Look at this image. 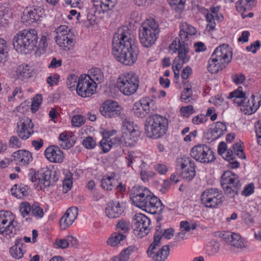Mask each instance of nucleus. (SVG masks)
Masks as SVG:
<instances>
[{
  "label": "nucleus",
  "mask_w": 261,
  "mask_h": 261,
  "mask_svg": "<svg viewBox=\"0 0 261 261\" xmlns=\"http://www.w3.org/2000/svg\"><path fill=\"white\" fill-rule=\"evenodd\" d=\"M113 54L117 61L132 65L137 61L139 53L132 31L126 26L119 28L115 33L112 42Z\"/></svg>",
  "instance_id": "nucleus-1"
},
{
  "label": "nucleus",
  "mask_w": 261,
  "mask_h": 261,
  "mask_svg": "<svg viewBox=\"0 0 261 261\" xmlns=\"http://www.w3.org/2000/svg\"><path fill=\"white\" fill-rule=\"evenodd\" d=\"M34 124L32 120L25 117L21 119L17 125V134L22 140H27L34 133Z\"/></svg>",
  "instance_id": "nucleus-20"
},
{
  "label": "nucleus",
  "mask_w": 261,
  "mask_h": 261,
  "mask_svg": "<svg viewBox=\"0 0 261 261\" xmlns=\"http://www.w3.org/2000/svg\"><path fill=\"white\" fill-rule=\"evenodd\" d=\"M130 198L137 207L146 212L156 214L163 210V204L157 197L144 186H137L131 190Z\"/></svg>",
  "instance_id": "nucleus-2"
},
{
  "label": "nucleus",
  "mask_w": 261,
  "mask_h": 261,
  "mask_svg": "<svg viewBox=\"0 0 261 261\" xmlns=\"http://www.w3.org/2000/svg\"><path fill=\"white\" fill-rule=\"evenodd\" d=\"M43 15L44 11L43 9L39 7L24 12L21 17V19L23 22L30 24L40 20V18Z\"/></svg>",
  "instance_id": "nucleus-26"
},
{
  "label": "nucleus",
  "mask_w": 261,
  "mask_h": 261,
  "mask_svg": "<svg viewBox=\"0 0 261 261\" xmlns=\"http://www.w3.org/2000/svg\"><path fill=\"white\" fill-rule=\"evenodd\" d=\"M130 229V224L129 221L121 219L116 224L117 232L125 234L129 232Z\"/></svg>",
  "instance_id": "nucleus-40"
},
{
  "label": "nucleus",
  "mask_w": 261,
  "mask_h": 261,
  "mask_svg": "<svg viewBox=\"0 0 261 261\" xmlns=\"http://www.w3.org/2000/svg\"><path fill=\"white\" fill-rule=\"evenodd\" d=\"M79 79V77L75 74L70 75L67 78L66 83L68 88L72 90L73 88L74 89L75 87H76Z\"/></svg>",
  "instance_id": "nucleus-49"
},
{
  "label": "nucleus",
  "mask_w": 261,
  "mask_h": 261,
  "mask_svg": "<svg viewBox=\"0 0 261 261\" xmlns=\"http://www.w3.org/2000/svg\"><path fill=\"white\" fill-rule=\"evenodd\" d=\"M136 127L137 126H135L134 125L133 122L130 120L125 119L123 122V125L122 126V133H124L125 132H129L130 131L132 132L134 130H137Z\"/></svg>",
  "instance_id": "nucleus-46"
},
{
  "label": "nucleus",
  "mask_w": 261,
  "mask_h": 261,
  "mask_svg": "<svg viewBox=\"0 0 261 261\" xmlns=\"http://www.w3.org/2000/svg\"><path fill=\"white\" fill-rule=\"evenodd\" d=\"M254 0H240L236 4V8L238 12H243L247 10L249 7L250 2H254Z\"/></svg>",
  "instance_id": "nucleus-47"
},
{
  "label": "nucleus",
  "mask_w": 261,
  "mask_h": 261,
  "mask_svg": "<svg viewBox=\"0 0 261 261\" xmlns=\"http://www.w3.org/2000/svg\"><path fill=\"white\" fill-rule=\"evenodd\" d=\"M159 231L160 233V236L161 237V239L163 237L167 239H171L174 235V230L172 228H169L163 229L162 228L160 225H158L155 227V232L154 235H156V234Z\"/></svg>",
  "instance_id": "nucleus-42"
},
{
  "label": "nucleus",
  "mask_w": 261,
  "mask_h": 261,
  "mask_svg": "<svg viewBox=\"0 0 261 261\" xmlns=\"http://www.w3.org/2000/svg\"><path fill=\"white\" fill-rule=\"evenodd\" d=\"M138 76L133 73H126L119 76L117 86L120 91L126 95L134 94L139 87Z\"/></svg>",
  "instance_id": "nucleus-10"
},
{
  "label": "nucleus",
  "mask_w": 261,
  "mask_h": 261,
  "mask_svg": "<svg viewBox=\"0 0 261 261\" xmlns=\"http://www.w3.org/2000/svg\"><path fill=\"white\" fill-rule=\"evenodd\" d=\"M191 156L202 163H208L215 161L213 151L207 145L199 144L193 147L190 152Z\"/></svg>",
  "instance_id": "nucleus-12"
},
{
  "label": "nucleus",
  "mask_w": 261,
  "mask_h": 261,
  "mask_svg": "<svg viewBox=\"0 0 261 261\" xmlns=\"http://www.w3.org/2000/svg\"><path fill=\"white\" fill-rule=\"evenodd\" d=\"M180 32L178 38L180 41H188L189 39L196 33V29L186 22H182L180 25Z\"/></svg>",
  "instance_id": "nucleus-28"
},
{
  "label": "nucleus",
  "mask_w": 261,
  "mask_h": 261,
  "mask_svg": "<svg viewBox=\"0 0 261 261\" xmlns=\"http://www.w3.org/2000/svg\"><path fill=\"white\" fill-rule=\"evenodd\" d=\"M155 173L151 171L142 170L140 172L141 178L144 181H148L149 178L153 177Z\"/></svg>",
  "instance_id": "nucleus-61"
},
{
  "label": "nucleus",
  "mask_w": 261,
  "mask_h": 261,
  "mask_svg": "<svg viewBox=\"0 0 261 261\" xmlns=\"http://www.w3.org/2000/svg\"><path fill=\"white\" fill-rule=\"evenodd\" d=\"M99 144L102 151L105 153L108 152L112 147L108 138H103L100 141Z\"/></svg>",
  "instance_id": "nucleus-58"
},
{
  "label": "nucleus",
  "mask_w": 261,
  "mask_h": 261,
  "mask_svg": "<svg viewBox=\"0 0 261 261\" xmlns=\"http://www.w3.org/2000/svg\"><path fill=\"white\" fill-rule=\"evenodd\" d=\"M45 158L51 163H62L64 160L63 151L58 146L52 145L48 146L44 151Z\"/></svg>",
  "instance_id": "nucleus-24"
},
{
  "label": "nucleus",
  "mask_w": 261,
  "mask_h": 261,
  "mask_svg": "<svg viewBox=\"0 0 261 261\" xmlns=\"http://www.w3.org/2000/svg\"><path fill=\"white\" fill-rule=\"evenodd\" d=\"M19 212L21 216L23 218H25V220L28 221L30 219L32 206L27 202H22L19 205Z\"/></svg>",
  "instance_id": "nucleus-41"
},
{
  "label": "nucleus",
  "mask_w": 261,
  "mask_h": 261,
  "mask_svg": "<svg viewBox=\"0 0 261 261\" xmlns=\"http://www.w3.org/2000/svg\"><path fill=\"white\" fill-rule=\"evenodd\" d=\"M233 149L236 154L241 159H245V155L243 151V149L240 143H237L233 145Z\"/></svg>",
  "instance_id": "nucleus-56"
},
{
  "label": "nucleus",
  "mask_w": 261,
  "mask_h": 261,
  "mask_svg": "<svg viewBox=\"0 0 261 261\" xmlns=\"http://www.w3.org/2000/svg\"><path fill=\"white\" fill-rule=\"evenodd\" d=\"M227 130L226 125L221 122H217L214 128L211 129L210 134L211 135V140L214 141L223 135Z\"/></svg>",
  "instance_id": "nucleus-35"
},
{
  "label": "nucleus",
  "mask_w": 261,
  "mask_h": 261,
  "mask_svg": "<svg viewBox=\"0 0 261 261\" xmlns=\"http://www.w3.org/2000/svg\"><path fill=\"white\" fill-rule=\"evenodd\" d=\"M29 187L24 185H15L12 188V194L18 198H21L28 195Z\"/></svg>",
  "instance_id": "nucleus-38"
},
{
  "label": "nucleus",
  "mask_w": 261,
  "mask_h": 261,
  "mask_svg": "<svg viewBox=\"0 0 261 261\" xmlns=\"http://www.w3.org/2000/svg\"><path fill=\"white\" fill-rule=\"evenodd\" d=\"M115 0H93L87 9V20L90 25L94 24L97 18L113 8Z\"/></svg>",
  "instance_id": "nucleus-7"
},
{
  "label": "nucleus",
  "mask_w": 261,
  "mask_h": 261,
  "mask_svg": "<svg viewBox=\"0 0 261 261\" xmlns=\"http://www.w3.org/2000/svg\"><path fill=\"white\" fill-rule=\"evenodd\" d=\"M139 132L138 130L122 133V139L126 146H134L138 140Z\"/></svg>",
  "instance_id": "nucleus-32"
},
{
  "label": "nucleus",
  "mask_w": 261,
  "mask_h": 261,
  "mask_svg": "<svg viewBox=\"0 0 261 261\" xmlns=\"http://www.w3.org/2000/svg\"><path fill=\"white\" fill-rule=\"evenodd\" d=\"M86 76H88L89 80L95 83L96 86L104 81L103 73L101 70L98 68H91L89 71V74Z\"/></svg>",
  "instance_id": "nucleus-34"
},
{
  "label": "nucleus",
  "mask_w": 261,
  "mask_h": 261,
  "mask_svg": "<svg viewBox=\"0 0 261 261\" xmlns=\"http://www.w3.org/2000/svg\"><path fill=\"white\" fill-rule=\"evenodd\" d=\"M241 185L230 186L227 187H222L225 194L230 198H233L238 194L239 191L240 190Z\"/></svg>",
  "instance_id": "nucleus-43"
},
{
  "label": "nucleus",
  "mask_w": 261,
  "mask_h": 261,
  "mask_svg": "<svg viewBox=\"0 0 261 261\" xmlns=\"http://www.w3.org/2000/svg\"><path fill=\"white\" fill-rule=\"evenodd\" d=\"M220 7L219 6L212 7L210 10L204 9L203 13L205 14L206 19L207 21V28L213 30L215 29L216 23L215 20H221L223 19V16L219 13Z\"/></svg>",
  "instance_id": "nucleus-22"
},
{
  "label": "nucleus",
  "mask_w": 261,
  "mask_h": 261,
  "mask_svg": "<svg viewBox=\"0 0 261 261\" xmlns=\"http://www.w3.org/2000/svg\"><path fill=\"white\" fill-rule=\"evenodd\" d=\"M117 180L114 177L110 176H105L101 179V187L106 190L111 191L115 187L117 184Z\"/></svg>",
  "instance_id": "nucleus-39"
},
{
  "label": "nucleus",
  "mask_w": 261,
  "mask_h": 261,
  "mask_svg": "<svg viewBox=\"0 0 261 261\" xmlns=\"http://www.w3.org/2000/svg\"><path fill=\"white\" fill-rule=\"evenodd\" d=\"M169 49L172 51V54L178 51V56L174 59L173 63L177 69H181L184 64L189 61L190 49L188 42L180 41L178 38H176L170 45Z\"/></svg>",
  "instance_id": "nucleus-9"
},
{
  "label": "nucleus",
  "mask_w": 261,
  "mask_h": 261,
  "mask_svg": "<svg viewBox=\"0 0 261 261\" xmlns=\"http://www.w3.org/2000/svg\"><path fill=\"white\" fill-rule=\"evenodd\" d=\"M245 97H246V94L243 91L242 87H239L237 90L230 93L228 97L229 98H233L235 97L245 98Z\"/></svg>",
  "instance_id": "nucleus-59"
},
{
  "label": "nucleus",
  "mask_w": 261,
  "mask_h": 261,
  "mask_svg": "<svg viewBox=\"0 0 261 261\" xmlns=\"http://www.w3.org/2000/svg\"><path fill=\"white\" fill-rule=\"evenodd\" d=\"M160 233L158 231L156 235H154L153 241L150 245L147 250L148 256L154 261H164L167 258L170 253V248L168 245L163 246L159 250L155 252L157 247L161 245Z\"/></svg>",
  "instance_id": "nucleus-11"
},
{
  "label": "nucleus",
  "mask_w": 261,
  "mask_h": 261,
  "mask_svg": "<svg viewBox=\"0 0 261 261\" xmlns=\"http://www.w3.org/2000/svg\"><path fill=\"white\" fill-rule=\"evenodd\" d=\"M72 185V180L71 176L66 175L63 181V190L64 193L67 192L71 188Z\"/></svg>",
  "instance_id": "nucleus-60"
},
{
  "label": "nucleus",
  "mask_w": 261,
  "mask_h": 261,
  "mask_svg": "<svg viewBox=\"0 0 261 261\" xmlns=\"http://www.w3.org/2000/svg\"><path fill=\"white\" fill-rule=\"evenodd\" d=\"M145 132L148 137L158 139L167 132L168 120L162 115L154 114L148 117L145 121Z\"/></svg>",
  "instance_id": "nucleus-5"
},
{
  "label": "nucleus",
  "mask_w": 261,
  "mask_h": 261,
  "mask_svg": "<svg viewBox=\"0 0 261 261\" xmlns=\"http://www.w3.org/2000/svg\"><path fill=\"white\" fill-rule=\"evenodd\" d=\"M232 54L227 45L216 48L208 61L207 70L211 73L222 70L231 61Z\"/></svg>",
  "instance_id": "nucleus-4"
},
{
  "label": "nucleus",
  "mask_w": 261,
  "mask_h": 261,
  "mask_svg": "<svg viewBox=\"0 0 261 261\" xmlns=\"http://www.w3.org/2000/svg\"><path fill=\"white\" fill-rule=\"evenodd\" d=\"M11 216L12 213L9 211H0V233L10 238L11 234H16L17 231Z\"/></svg>",
  "instance_id": "nucleus-14"
},
{
  "label": "nucleus",
  "mask_w": 261,
  "mask_h": 261,
  "mask_svg": "<svg viewBox=\"0 0 261 261\" xmlns=\"http://www.w3.org/2000/svg\"><path fill=\"white\" fill-rule=\"evenodd\" d=\"M85 123L84 117L81 115H74L71 119L72 125L75 127H80Z\"/></svg>",
  "instance_id": "nucleus-52"
},
{
  "label": "nucleus",
  "mask_w": 261,
  "mask_h": 261,
  "mask_svg": "<svg viewBox=\"0 0 261 261\" xmlns=\"http://www.w3.org/2000/svg\"><path fill=\"white\" fill-rule=\"evenodd\" d=\"M150 220L142 214H137L135 216L134 220V231L138 238H142L149 232Z\"/></svg>",
  "instance_id": "nucleus-15"
},
{
  "label": "nucleus",
  "mask_w": 261,
  "mask_h": 261,
  "mask_svg": "<svg viewBox=\"0 0 261 261\" xmlns=\"http://www.w3.org/2000/svg\"><path fill=\"white\" fill-rule=\"evenodd\" d=\"M260 46V41L258 40H256L253 43H251L250 45L247 46L246 47V50L248 51L251 52L253 54H255L257 50L259 49Z\"/></svg>",
  "instance_id": "nucleus-63"
},
{
  "label": "nucleus",
  "mask_w": 261,
  "mask_h": 261,
  "mask_svg": "<svg viewBox=\"0 0 261 261\" xmlns=\"http://www.w3.org/2000/svg\"><path fill=\"white\" fill-rule=\"evenodd\" d=\"M128 259V256L122 250L118 255L112 258V261H127Z\"/></svg>",
  "instance_id": "nucleus-64"
},
{
  "label": "nucleus",
  "mask_w": 261,
  "mask_h": 261,
  "mask_svg": "<svg viewBox=\"0 0 261 261\" xmlns=\"http://www.w3.org/2000/svg\"><path fill=\"white\" fill-rule=\"evenodd\" d=\"M55 32L56 33L55 41L57 44H63L62 43H64V37L66 36H67V38L69 37L68 40L69 41L70 37L72 36V34H73L71 29L65 25L58 27Z\"/></svg>",
  "instance_id": "nucleus-31"
},
{
  "label": "nucleus",
  "mask_w": 261,
  "mask_h": 261,
  "mask_svg": "<svg viewBox=\"0 0 261 261\" xmlns=\"http://www.w3.org/2000/svg\"><path fill=\"white\" fill-rule=\"evenodd\" d=\"M78 215V209L76 207L69 208L63 217L60 219V225L62 229L64 230L70 226L76 219Z\"/></svg>",
  "instance_id": "nucleus-25"
},
{
  "label": "nucleus",
  "mask_w": 261,
  "mask_h": 261,
  "mask_svg": "<svg viewBox=\"0 0 261 261\" xmlns=\"http://www.w3.org/2000/svg\"><path fill=\"white\" fill-rule=\"evenodd\" d=\"M30 180L36 182L41 190L53 185L58 180L56 171L47 168H42L37 173L34 169H31L28 174Z\"/></svg>",
  "instance_id": "nucleus-8"
},
{
  "label": "nucleus",
  "mask_w": 261,
  "mask_h": 261,
  "mask_svg": "<svg viewBox=\"0 0 261 261\" xmlns=\"http://www.w3.org/2000/svg\"><path fill=\"white\" fill-rule=\"evenodd\" d=\"M138 160H139V158L136 155L134 152L129 151L127 152L125 156V163L127 167L134 169L133 164Z\"/></svg>",
  "instance_id": "nucleus-44"
},
{
  "label": "nucleus",
  "mask_w": 261,
  "mask_h": 261,
  "mask_svg": "<svg viewBox=\"0 0 261 261\" xmlns=\"http://www.w3.org/2000/svg\"><path fill=\"white\" fill-rule=\"evenodd\" d=\"M250 101L252 102L251 112H255L260 105L261 98L258 95H252Z\"/></svg>",
  "instance_id": "nucleus-51"
},
{
  "label": "nucleus",
  "mask_w": 261,
  "mask_h": 261,
  "mask_svg": "<svg viewBox=\"0 0 261 261\" xmlns=\"http://www.w3.org/2000/svg\"><path fill=\"white\" fill-rule=\"evenodd\" d=\"M223 196L220 191L216 188L205 190L202 193L201 201L206 207L216 208L223 202Z\"/></svg>",
  "instance_id": "nucleus-13"
},
{
  "label": "nucleus",
  "mask_w": 261,
  "mask_h": 261,
  "mask_svg": "<svg viewBox=\"0 0 261 261\" xmlns=\"http://www.w3.org/2000/svg\"><path fill=\"white\" fill-rule=\"evenodd\" d=\"M83 145L87 149H91L96 146V142L92 137H88L83 141Z\"/></svg>",
  "instance_id": "nucleus-53"
},
{
  "label": "nucleus",
  "mask_w": 261,
  "mask_h": 261,
  "mask_svg": "<svg viewBox=\"0 0 261 261\" xmlns=\"http://www.w3.org/2000/svg\"><path fill=\"white\" fill-rule=\"evenodd\" d=\"M15 161L21 166L28 164L32 161V155L31 152L25 150H19L12 154Z\"/></svg>",
  "instance_id": "nucleus-30"
},
{
  "label": "nucleus",
  "mask_w": 261,
  "mask_h": 261,
  "mask_svg": "<svg viewBox=\"0 0 261 261\" xmlns=\"http://www.w3.org/2000/svg\"><path fill=\"white\" fill-rule=\"evenodd\" d=\"M154 105L153 101L149 97L141 98L133 107L134 114L138 117L144 118L150 112Z\"/></svg>",
  "instance_id": "nucleus-18"
},
{
  "label": "nucleus",
  "mask_w": 261,
  "mask_h": 261,
  "mask_svg": "<svg viewBox=\"0 0 261 261\" xmlns=\"http://www.w3.org/2000/svg\"><path fill=\"white\" fill-rule=\"evenodd\" d=\"M256 137L258 139L257 143L261 146V121L258 120L254 124Z\"/></svg>",
  "instance_id": "nucleus-62"
},
{
  "label": "nucleus",
  "mask_w": 261,
  "mask_h": 261,
  "mask_svg": "<svg viewBox=\"0 0 261 261\" xmlns=\"http://www.w3.org/2000/svg\"><path fill=\"white\" fill-rule=\"evenodd\" d=\"M59 141V145L65 149L71 148L75 142V137L69 135L66 132L60 134Z\"/></svg>",
  "instance_id": "nucleus-33"
},
{
  "label": "nucleus",
  "mask_w": 261,
  "mask_h": 261,
  "mask_svg": "<svg viewBox=\"0 0 261 261\" xmlns=\"http://www.w3.org/2000/svg\"><path fill=\"white\" fill-rule=\"evenodd\" d=\"M47 38L45 36H42L39 43L38 51L40 54H44L47 47Z\"/></svg>",
  "instance_id": "nucleus-54"
},
{
  "label": "nucleus",
  "mask_w": 261,
  "mask_h": 261,
  "mask_svg": "<svg viewBox=\"0 0 261 261\" xmlns=\"http://www.w3.org/2000/svg\"><path fill=\"white\" fill-rule=\"evenodd\" d=\"M126 238L125 234L118 232L113 233L107 240V244L111 247H116Z\"/></svg>",
  "instance_id": "nucleus-37"
},
{
  "label": "nucleus",
  "mask_w": 261,
  "mask_h": 261,
  "mask_svg": "<svg viewBox=\"0 0 261 261\" xmlns=\"http://www.w3.org/2000/svg\"><path fill=\"white\" fill-rule=\"evenodd\" d=\"M95 83L89 80L86 75H82L79 79V82L76 88L77 94L83 97H89L96 90Z\"/></svg>",
  "instance_id": "nucleus-16"
},
{
  "label": "nucleus",
  "mask_w": 261,
  "mask_h": 261,
  "mask_svg": "<svg viewBox=\"0 0 261 261\" xmlns=\"http://www.w3.org/2000/svg\"><path fill=\"white\" fill-rule=\"evenodd\" d=\"M193 92L190 88H185L181 94V99L182 101L187 102L190 101L189 98L191 97Z\"/></svg>",
  "instance_id": "nucleus-57"
},
{
  "label": "nucleus",
  "mask_w": 261,
  "mask_h": 261,
  "mask_svg": "<svg viewBox=\"0 0 261 261\" xmlns=\"http://www.w3.org/2000/svg\"><path fill=\"white\" fill-rule=\"evenodd\" d=\"M121 107L118 103L111 100H107L102 103L99 111L101 114L106 118H111L119 116Z\"/></svg>",
  "instance_id": "nucleus-19"
},
{
  "label": "nucleus",
  "mask_w": 261,
  "mask_h": 261,
  "mask_svg": "<svg viewBox=\"0 0 261 261\" xmlns=\"http://www.w3.org/2000/svg\"><path fill=\"white\" fill-rule=\"evenodd\" d=\"M25 245L22 239H16L15 245L10 249V253L11 256L15 259L21 258L25 252Z\"/></svg>",
  "instance_id": "nucleus-29"
},
{
  "label": "nucleus",
  "mask_w": 261,
  "mask_h": 261,
  "mask_svg": "<svg viewBox=\"0 0 261 261\" xmlns=\"http://www.w3.org/2000/svg\"><path fill=\"white\" fill-rule=\"evenodd\" d=\"M8 48L6 41L0 38V67L5 66L8 60Z\"/></svg>",
  "instance_id": "nucleus-36"
},
{
  "label": "nucleus",
  "mask_w": 261,
  "mask_h": 261,
  "mask_svg": "<svg viewBox=\"0 0 261 261\" xmlns=\"http://www.w3.org/2000/svg\"><path fill=\"white\" fill-rule=\"evenodd\" d=\"M221 184L222 187L241 185L237 175L230 171H226L221 176Z\"/></svg>",
  "instance_id": "nucleus-27"
},
{
  "label": "nucleus",
  "mask_w": 261,
  "mask_h": 261,
  "mask_svg": "<svg viewBox=\"0 0 261 261\" xmlns=\"http://www.w3.org/2000/svg\"><path fill=\"white\" fill-rule=\"evenodd\" d=\"M177 164L182 171V177L188 181L193 179L195 176L194 162L189 157L184 156L177 159Z\"/></svg>",
  "instance_id": "nucleus-17"
},
{
  "label": "nucleus",
  "mask_w": 261,
  "mask_h": 261,
  "mask_svg": "<svg viewBox=\"0 0 261 261\" xmlns=\"http://www.w3.org/2000/svg\"><path fill=\"white\" fill-rule=\"evenodd\" d=\"M221 238L226 243L225 245V248L226 250L228 249L229 245L240 249L246 247L241 236L238 233L224 232L222 233Z\"/></svg>",
  "instance_id": "nucleus-21"
},
{
  "label": "nucleus",
  "mask_w": 261,
  "mask_h": 261,
  "mask_svg": "<svg viewBox=\"0 0 261 261\" xmlns=\"http://www.w3.org/2000/svg\"><path fill=\"white\" fill-rule=\"evenodd\" d=\"M124 204L116 201H112L109 202L106 207V215L111 219L119 217L124 211Z\"/></svg>",
  "instance_id": "nucleus-23"
},
{
  "label": "nucleus",
  "mask_w": 261,
  "mask_h": 261,
  "mask_svg": "<svg viewBox=\"0 0 261 261\" xmlns=\"http://www.w3.org/2000/svg\"><path fill=\"white\" fill-rule=\"evenodd\" d=\"M38 39L37 33L35 29H24L14 36L13 44L18 53L28 54L37 47Z\"/></svg>",
  "instance_id": "nucleus-3"
},
{
  "label": "nucleus",
  "mask_w": 261,
  "mask_h": 261,
  "mask_svg": "<svg viewBox=\"0 0 261 261\" xmlns=\"http://www.w3.org/2000/svg\"><path fill=\"white\" fill-rule=\"evenodd\" d=\"M15 96H17V97L19 99H21L22 98V90L21 87H17L14 89L12 95L8 97V100L10 101L14 100Z\"/></svg>",
  "instance_id": "nucleus-55"
},
{
  "label": "nucleus",
  "mask_w": 261,
  "mask_h": 261,
  "mask_svg": "<svg viewBox=\"0 0 261 261\" xmlns=\"http://www.w3.org/2000/svg\"><path fill=\"white\" fill-rule=\"evenodd\" d=\"M31 215L41 218L44 215L43 209L40 207L38 203H34L32 205Z\"/></svg>",
  "instance_id": "nucleus-48"
},
{
  "label": "nucleus",
  "mask_w": 261,
  "mask_h": 261,
  "mask_svg": "<svg viewBox=\"0 0 261 261\" xmlns=\"http://www.w3.org/2000/svg\"><path fill=\"white\" fill-rule=\"evenodd\" d=\"M160 32L158 23L152 18L146 19L139 29V39L141 43L146 47H149L155 43Z\"/></svg>",
  "instance_id": "nucleus-6"
},
{
  "label": "nucleus",
  "mask_w": 261,
  "mask_h": 261,
  "mask_svg": "<svg viewBox=\"0 0 261 261\" xmlns=\"http://www.w3.org/2000/svg\"><path fill=\"white\" fill-rule=\"evenodd\" d=\"M66 37H67V36L64 37V43H62L63 44L58 45L64 50L68 51L74 45V36L73 34H72V36L70 37L69 41L68 40L69 37H67L66 38Z\"/></svg>",
  "instance_id": "nucleus-45"
},
{
  "label": "nucleus",
  "mask_w": 261,
  "mask_h": 261,
  "mask_svg": "<svg viewBox=\"0 0 261 261\" xmlns=\"http://www.w3.org/2000/svg\"><path fill=\"white\" fill-rule=\"evenodd\" d=\"M220 249V245L218 242L216 241L212 242L210 244L207 246L206 250L210 255L216 254Z\"/></svg>",
  "instance_id": "nucleus-50"
}]
</instances>
